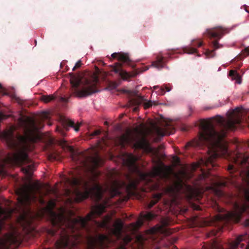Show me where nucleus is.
Listing matches in <instances>:
<instances>
[{
  "mask_svg": "<svg viewBox=\"0 0 249 249\" xmlns=\"http://www.w3.org/2000/svg\"><path fill=\"white\" fill-rule=\"evenodd\" d=\"M111 57L114 59H117L119 62H116L113 65H109L107 67V71L100 69L97 66L95 67V71L93 73V76H91V72L83 70L77 72H70L69 74L70 78H99V76H102L105 78L107 76H113L116 75L120 76V78H131L137 76L139 73L147 71L149 67L144 66L142 68L135 70L132 73L128 72L123 69V64L131 66L132 61L129 57L128 53L123 52L114 53L111 55Z\"/></svg>",
  "mask_w": 249,
  "mask_h": 249,
  "instance_id": "nucleus-3",
  "label": "nucleus"
},
{
  "mask_svg": "<svg viewBox=\"0 0 249 249\" xmlns=\"http://www.w3.org/2000/svg\"><path fill=\"white\" fill-rule=\"evenodd\" d=\"M64 182L66 195L76 202L90 196L94 197L97 200H100L103 197L102 187L95 180L90 185L89 181L72 176L71 178H65Z\"/></svg>",
  "mask_w": 249,
  "mask_h": 249,
  "instance_id": "nucleus-4",
  "label": "nucleus"
},
{
  "mask_svg": "<svg viewBox=\"0 0 249 249\" xmlns=\"http://www.w3.org/2000/svg\"><path fill=\"white\" fill-rule=\"evenodd\" d=\"M135 131L137 134L134 137H131L129 134H123L118 137L116 142L117 144L124 148L126 145L132 142L134 143V145L136 148L152 151L153 149L149 146L145 136L142 135V131L139 128H136Z\"/></svg>",
  "mask_w": 249,
  "mask_h": 249,
  "instance_id": "nucleus-7",
  "label": "nucleus"
},
{
  "mask_svg": "<svg viewBox=\"0 0 249 249\" xmlns=\"http://www.w3.org/2000/svg\"><path fill=\"white\" fill-rule=\"evenodd\" d=\"M64 63H65L64 62H62L61 63V64H60V67H61V68L62 69L63 65H64Z\"/></svg>",
  "mask_w": 249,
  "mask_h": 249,
  "instance_id": "nucleus-44",
  "label": "nucleus"
},
{
  "mask_svg": "<svg viewBox=\"0 0 249 249\" xmlns=\"http://www.w3.org/2000/svg\"><path fill=\"white\" fill-rule=\"evenodd\" d=\"M166 89L167 91H169L171 90V89L170 88H169L167 86H165Z\"/></svg>",
  "mask_w": 249,
  "mask_h": 249,
  "instance_id": "nucleus-43",
  "label": "nucleus"
},
{
  "mask_svg": "<svg viewBox=\"0 0 249 249\" xmlns=\"http://www.w3.org/2000/svg\"><path fill=\"white\" fill-rule=\"evenodd\" d=\"M55 97L53 95H42L41 97V100L45 103H48L51 101L54 100Z\"/></svg>",
  "mask_w": 249,
  "mask_h": 249,
  "instance_id": "nucleus-23",
  "label": "nucleus"
},
{
  "mask_svg": "<svg viewBox=\"0 0 249 249\" xmlns=\"http://www.w3.org/2000/svg\"><path fill=\"white\" fill-rule=\"evenodd\" d=\"M211 234L212 235H215V233L214 232V231H212Z\"/></svg>",
  "mask_w": 249,
  "mask_h": 249,
  "instance_id": "nucleus-46",
  "label": "nucleus"
},
{
  "mask_svg": "<svg viewBox=\"0 0 249 249\" xmlns=\"http://www.w3.org/2000/svg\"><path fill=\"white\" fill-rule=\"evenodd\" d=\"M193 144L191 142H188L187 145H186V146H193Z\"/></svg>",
  "mask_w": 249,
  "mask_h": 249,
  "instance_id": "nucleus-42",
  "label": "nucleus"
},
{
  "mask_svg": "<svg viewBox=\"0 0 249 249\" xmlns=\"http://www.w3.org/2000/svg\"><path fill=\"white\" fill-rule=\"evenodd\" d=\"M123 80H127L128 79H124V78H123Z\"/></svg>",
  "mask_w": 249,
  "mask_h": 249,
  "instance_id": "nucleus-52",
  "label": "nucleus"
},
{
  "mask_svg": "<svg viewBox=\"0 0 249 249\" xmlns=\"http://www.w3.org/2000/svg\"><path fill=\"white\" fill-rule=\"evenodd\" d=\"M168 243H167L166 244V246L167 247H169V245L168 244H170L172 248H175L176 247L175 246H174V244L177 241V238H176L175 237H172V238H169L168 239Z\"/></svg>",
  "mask_w": 249,
  "mask_h": 249,
  "instance_id": "nucleus-26",
  "label": "nucleus"
},
{
  "mask_svg": "<svg viewBox=\"0 0 249 249\" xmlns=\"http://www.w3.org/2000/svg\"><path fill=\"white\" fill-rule=\"evenodd\" d=\"M101 132L100 130H96L94 132H93V133L92 134V136H97V135H98L100 134Z\"/></svg>",
  "mask_w": 249,
  "mask_h": 249,
  "instance_id": "nucleus-37",
  "label": "nucleus"
},
{
  "mask_svg": "<svg viewBox=\"0 0 249 249\" xmlns=\"http://www.w3.org/2000/svg\"><path fill=\"white\" fill-rule=\"evenodd\" d=\"M123 163L132 172H136L140 175L141 178H144L146 175L142 173L137 164L138 158L131 153H125L124 155Z\"/></svg>",
  "mask_w": 249,
  "mask_h": 249,
  "instance_id": "nucleus-13",
  "label": "nucleus"
},
{
  "mask_svg": "<svg viewBox=\"0 0 249 249\" xmlns=\"http://www.w3.org/2000/svg\"><path fill=\"white\" fill-rule=\"evenodd\" d=\"M99 79H64L62 86L67 87L70 85L71 91L75 96L79 98L87 97L98 92L97 85Z\"/></svg>",
  "mask_w": 249,
  "mask_h": 249,
  "instance_id": "nucleus-5",
  "label": "nucleus"
},
{
  "mask_svg": "<svg viewBox=\"0 0 249 249\" xmlns=\"http://www.w3.org/2000/svg\"><path fill=\"white\" fill-rule=\"evenodd\" d=\"M155 215L151 212H148L146 213H142L140 218L138 219L136 223L133 224L134 229L135 230H138L143 224L144 221H150L155 217Z\"/></svg>",
  "mask_w": 249,
  "mask_h": 249,
  "instance_id": "nucleus-19",
  "label": "nucleus"
},
{
  "mask_svg": "<svg viewBox=\"0 0 249 249\" xmlns=\"http://www.w3.org/2000/svg\"><path fill=\"white\" fill-rule=\"evenodd\" d=\"M170 167L161 163L160 165L154 167L150 173L152 178H166L168 177V171Z\"/></svg>",
  "mask_w": 249,
  "mask_h": 249,
  "instance_id": "nucleus-15",
  "label": "nucleus"
},
{
  "mask_svg": "<svg viewBox=\"0 0 249 249\" xmlns=\"http://www.w3.org/2000/svg\"><path fill=\"white\" fill-rule=\"evenodd\" d=\"M154 131L158 136V137L156 138L154 140V141L157 142L160 140V137H162L166 135H170L173 133L174 128L169 123H166L164 128L155 126L154 127Z\"/></svg>",
  "mask_w": 249,
  "mask_h": 249,
  "instance_id": "nucleus-18",
  "label": "nucleus"
},
{
  "mask_svg": "<svg viewBox=\"0 0 249 249\" xmlns=\"http://www.w3.org/2000/svg\"><path fill=\"white\" fill-rule=\"evenodd\" d=\"M66 67H68L67 66ZM68 69H68V68H67V70H68Z\"/></svg>",
  "mask_w": 249,
  "mask_h": 249,
  "instance_id": "nucleus-53",
  "label": "nucleus"
},
{
  "mask_svg": "<svg viewBox=\"0 0 249 249\" xmlns=\"http://www.w3.org/2000/svg\"><path fill=\"white\" fill-rule=\"evenodd\" d=\"M38 129L35 121L31 120L30 126L25 127L24 135L18 134L15 136L11 130L1 134L8 147L14 152L8 154L3 160V163H0V176L4 175V166L6 164L21 166L31 162L27 150L29 148V142L33 140V134Z\"/></svg>",
  "mask_w": 249,
  "mask_h": 249,
  "instance_id": "nucleus-2",
  "label": "nucleus"
},
{
  "mask_svg": "<svg viewBox=\"0 0 249 249\" xmlns=\"http://www.w3.org/2000/svg\"><path fill=\"white\" fill-rule=\"evenodd\" d=\"M227 32V30L221 26L215 27L211 29H208L205 32L206 36L210 38H215L216 40L210 42V46L212 50L206 49L205 54L206 55L213 57L214 55V52L221 47L222 45L218 43V40L223 36L225 33Z\"/></svg>",
  "mask_w": 249,
  "mask_h": 249,
  "instance_id": "nucleus-9",
  "label": "nucleus"
},
{
  "mask_svg": "<svg viewBox=\"0 0 249 249\" xmlns=\"http://www.w3.org/2000/svg\"><path fill=\"white\" fill-rule=\"evenodd\" d=\"M151 106H152V102H151V101H148V102H146V103H145L144 104V107L145 109L148 108L150 107Z\"/></svg>",
  "mask_w": 249,
  "mask_h": 249,
  "instance_id": "nucleus-32",
  "label": "nucleus"
},
{
  "mask_svg": "<svg viewBox=\"0 0 249 249\" xmlns=\"http://www.w3.org/2000/svg\"><path fill=\"white\" fill-rule=\"evenodd\" d=\"M11 213H7L6 210L3 209L1 207H0V217L2 216L3 215H6L5 217L8 216Z\"/></svg>",
  "mask_w": 249,
  "mask_h": 249,
  "instance_id": "nucleus-29",
  "label": "nucleus"
},
{
  "mask_svg": "<svg viewBox=\"0 0 249 249\" xmlns=\"http://www.w3.org/2000/svg\"><path fill=\"white\" fill-rule=\"evenodd\" d=\"M208 178V174L206 173L203 172L202 173V175L200 177L199 179L200 180L205 179Z\"/></svg>",
  "mask_w": 249,
  "mask_h": 249,
  "instance_id": "nucleus-31",
  "label": "nucleus"
},
{
  "mask_svg": "<svg viewBox=\"0 0 249 249\" xmlns=\"http://www.w3.org/2000/svg\"><path fill=\"white\" fill-rule=\"evenodd\" d=\"M164 90L163 89H162V91H161V94H164Z\"/></svg>",
  "mask_w": 249,
  "mask_h": 249,
  "instance_id": "nucleus-47",
  "label": "nucleus"
},
{
  "mask_svg": "<svg viewBox=\"0 0 249 249\" xmlns=\"http://www.w3.org/2000/svg\"><path fill=\"white\" fill-rule=\"evenodd\" d=\"M59 144L64 150L70 153L71 160L77 165V167L84 170L94 169L102 163V159L97 154L95 156H88L84 153H77L72 146L69 145L65 140H61Z\"/></svg>",
  "mask_w": 249,
  "mask_h": 249,
  "instance_id": "nucleus-6",
  "label": "nucleus"
},
{
  "mask_svg": "<svg viewBox=\"0 0 249 249\" xmlns=\"http://www.w3.org/2000/svg\"><path fill=\"white\" fill-rule=\"evenodd\" d=\"M60 123L61 126H57L56 131L59 132L62 136L66 135V132L69 130V127H71L74 128L75 131L79 130L80 124L75 125L74 122L70 119H68L63 116L60 117Z\"/></svg>",
  "mask_w": 249,
  "mask_h": 249,
  "instance_id": "nucleus-14",
  "label": "nucleus"
},
{
  "mask_svg": "<svg viewBox=\"0 0 249 249\" xmlns=\"http://www.w3.org/2000/svg\"><path fill=\"white\" fill-rule=\"evenodd\" d=\"M138 109V108L137 107H135L134 108V111H137Z\"/></svg>",
  "mask_w": 249,
  "mask_h": 249,
  "instance_id": "nucleus-45",
  "label": "nucleus"
},
{
  "mask_svg": "<svg viewBox=\"0 0 249 249\" xmlns=\"http://www.w3.org/2000/svg\"><path fill=\"white\" fill-rule=\"evenodd\" d=\"M69 98H70V97H61L60 98V100L61 102L66 103V102H68Z\"/></svg>",
  "mask_w": 249,
  "mask_h": 249,
  "instance_id": "nucleus-35",
  "label": "nucleus"
},
{
  "mask_svg": "<svg viewBox=\"0 0 249 249\" xmlns=\"http://www.w3.org/2000/svg\"><path fill=\"white\" fill-rule=\"evenodd\" d=\"M184 187L188 188L189 186H187L183 180L181 178H178L172 184L169 185L166 188V192L171 196L175 197L181 192Z\"/></svg>",
  "mask_w": 249,
  "mask_h": 249,
  "instance_id": "nucleus-16",
  "label": "nucleus"
},
{
  "mask_svg": "<svg viewBox=\"0 0 249 249\" xmlns=\"http://www.w3.org/2000/svg\"><path fill=\"white\" fill-rule=\"evenodd\" d=\"M236 80L235 84H241L242 82V79H235Z\"/></svg>",
  "mask_w": 249,
  "mask_h": 249,
  "instance_id": "nucleus-38",
  "label": "nucleus"
},
{
  "mask_svg": "<svg viewBox=\"0 0 249 249\" xmlns=\"http://www.w3.org/2000/svg\"><path fill=\"white\" fill-rule=\"evenodd\" d=\"M183 52L188 54H193L197 53V51L196 49L191 47H186L183 48Z\"/></svg>",
  "mask_w": 249,
  "mask_h": 249,
  "instance_id": "nucleus-24",
  "label": "nucleus"
},
{
  "mask_svg": "<svg viewBox=\"0 0 249 249\" xmlns=\"http://www.w3.org/2000/svg\"><path fill=\"white\" fill-rule=\"evenodd\" d=\"M0 94H5V89H4V88H3L0 84Z\"/></svg>",
  "mask_w": 249,
  "mask_h": 249,
  "instance_id": "nucleus-36",
  "label": "nucleus"
},
{
  "mask_svg": "<svg viewBox=\"0 0 249 249\" xmlns=\"http://www.w3.org/2000/svg\"><path fill=\"white\" fill-rule=\"evenodd\" d=\"M160 195H155L154 199L151 200L149 203L148 204L147 208L148 209H151L154 205H155L158 202V201L160 199Z\"/></svg>",
  "mask_w": 249,
  "mask_h": 249,
  "instance_id": "nucleus-21",
  "label": "nucleus"
},
{
  "mask_svg": "<svg viewBox=\"0 0 249 249\" xmlns=\"http://www.w3.org/2000/svg\"><path fill=\"white\" fill-rule=\"evenodd\" d=\"M228 76L231 77V78H241L240 75L237 71L233 70H231L229 71Z\"/></svg>",
  "mask_w": 249,
  "mask_h": 249,
  "instance_id": "nucleus-25",
  "label": "nucleus"
},
{
  "mask_svg": "<svg viewBox=\"0 0 249 249\" xmlns=\"http://www.w3.org/2000/svg\"><path fill=\"white\" fill-rule=\"evenodd\" d=\"M188 108H189V111L192 113L193 112V110H194V109L193 108V107L192 106H189L188 107ZM191 113H190L189 116H191Z\"/></svg>",
  "mask_w": 249,
  "mask_h": 249,
  "instance_id": "nucleus-41",
  "label": "nucleus"
},
{
  "mask_svg": "<svg viewBox=\"0 0 249 249\" xmlns=\"http://www.w3.org/2000/svg\"><path fill=\"white\" fill-rule=\"evenodd\" d=\"M83 65L81 60H78L75 64V66L73 67L72 71H75L76 70L79 69Z\"/></svg>",
  "mask_w": 249,
  "mask_h": 249,
  "instance_id": "nucleus-27",
  "label": "nucleus"
},
{
  "mask_svg": "<svg viewBox=\"0 0 249 249\" xmlns=\"http://www.w3.org/2000/svg\"><path fill=\"white\" fill-rule=\"evenodd\" d=\"M123 114H122V115H121V117H123Z\"/></svg>",
  "mask_w": 249,
  "mask_h": 249,
  "instance_id": "nucleus-50",
  "label": "nucleus"
},
{
  "mask_svg": "<svg viewBox=\"0 0 249 249\" xmlns=\"http://www.w3.org/2000/svg\"><path fill=\"white\" fill-rule=\"evenodd\" d=\"M106 64L105 63H103V65L105 66Z\"/></svg>",
  "mask_w": 249,
  "mask_h": 249,
  "instance_id": "nucleus-51",
  "label": "nucleus"
},
{
  "mask_svg": "<svg viewBox=\"0 0 249 249\" xmlns=\"http://www.w3.org/2000/svg\"><path fill=\"white\" fill-rule=\"evenodd\" d=\"M245 226L249 227V218L247 219L245 221Z\"/></svg>",
  "mask_w": 249,
  "mask_h": 249,
  "instance_id": "nucleus-40",
  "label": "nucleus"
},
{
  "mask_svg": "<svg viewBox=\"0 0 249 249\" xmlns=\"http://www.w3.org/2000/svg\"><path fill=\"white\" fill-rule=\"evenodd\" d=\"M52 157H53V156H52V155H50V156H49V158L51 159V158H52Z\"/></svg>",
  "mask_w": 249,
  "mask_h": 249,
  "instance_id": "nucleus-48",
  "label": "nucleus"
},
{
  "mask_svg": "<svg viewBox=\"0 0 249 249\" xmlns=\"http://www.w3.org/2000/svg\"><path fill=\"white\" fill-rule=\"evenodd\" d=\"M110 219L111 218L109 216H106L102 222L98 224L99 226L102 228L109 229L111 233L117 238H121L122 236V231L124 227L123 221L121 219H118L113 224V228H110L108 224Z\"/></svg>",
  "mask_w": 249,
  "mask_h": 249,
  "instance_id": "nucleus-12",
  "label": "nucleus"
},
{
  "mask_svg": "<svg viewBox=\"0 0 249 249\" xmlns=\"http://www.w3.org/2000/svg\"><path fill=\"white\" fill-rule=\"evenodd\" d=\"M131 238L128 235L125 236L124 239V242H125L126 244H127L129 242H130L131 241Z\"/></svg>",
  "mask_w": 249,
  "mask_h": 249,
  "instance_id": "nucleus-33",
  "label": "nucleus"
},
{
  "mask_svg": "<svg viewBox=\"0 0 249 249\" xmlns=\"http://www.w3.org/2000/svg\"><path fill=\"white\" fill-rule=\"evenodd\" d=\"M120 84L119 82H113V81H108L107 83V89L108 90H113L115 89Z\"/></svg>",
  "mask_w": 249,
  "mask_h": 249,
  "instance_id": "nucleus-22",
  "label": "nucleus"
},
{
  "mask_svg": "<svg viewBox=\"0 0 249 249\" xmlns=\"http://www.w3.org/2000/svg\"><path fill=\"white\" fill-rule=\"evenodd\" d=\"M102 237H103V238H106V236L105 235H103Z\"/></svg>",
  "mask_w": 249,
  "mask_h": 249,
  "instance_id": "nucleus-49",
  "label": "nucleus"
},
{
  "mask_svg": "<svg viewBox=\"0 0 249 249\" xmlns=\"http://www.w3.org/2000/svg\"><path fill=\"white\" fill-rule=\"evenodd\" d=\"M242 107L233 109L225 119L219 115L213 117V123L205 121L201 125V131L199 133L196 144L206 145L208 147L209 156L205 160H202L206 166H214V160L223 157L231 160L227 170L230 176L227 178L217 177L213 183L218 187H228L232 185L242 195L246 203L240 205L235 203L234 211L222 215H218L216 220L227 222L233 221L238 222L244 213L249 209V154L236 152L231 156L228 149V143L225 140L229 130H235L241 125L243 113Z\"/></svg>",
  "mask_w": 249,
  "mask_h": 249,
  "instance_id": "nucleus-1",
  "label": "nucleus"
},
{
  "mask_svg": "<svg viewBox=\"0 0 249 249\" xmlns=\"http://www.w3.org/2000/svg\"><path fill=\"white\" fill-rule=\"evenodd\" d=\"M160 234H169L168 229L164 225H157L146 231L143 233L138 234L137 236V240L140 245L143 246L146 242H156L157 237Z\"/></svg>",
  "mask_w": 249,
  "mask_h": 249,
  "instance_id": "nucleus-10",
  "label": "nucleus"
},
{
  "mask_svg": "<svg viewBox=\"0 0 249 249\" xmlns=\"http://www.w3.org/2000/svg\"><path fill=\"white\" fill-rule=\"evenodd\" d=\"M41 186L38 183L29 187L28 190L21 193L18 198V204L20 206H24L30 203L32 198H36V195L39 194Z\"/></svg>",
  "mask_w": 249,
  "mask_h": 249,
  "instance_id": "nucleus-11",
  "label": "nucleus"
},
{
  "mask_svg": "<svg viewBox=\"0 0 249 249\" xmlns=\"http://www.w3.org/2000/svg\"><path fill=\"white\" fill-rule=\"evenodd\" d=\"M127 178L128 181V183L124 181H122L121 183H119L118 185L120 187L124 188L128 195H134L135 192L137 190L139 181L137 179H133L129 176H127Z\"/></svg>",
  "mask_w": 249,
  "mask_h": 249,
  "instance_id": "nucleus-17",
  "label": "nucleus"
},
{
  "mask_svg": "<svg viewBox=\"0 0 249 249\" xmlns=\"http://www.w3.org/2000/svg\"><path fill=\"white\" fill-rule=\"evenodd\" d=\"M203 45V42L202 41L193 40V46L200 47Z\"/></svg>",
  "mask_w": 249,
  "mask_h": 249,
  "instance_id": "nucleus-28",
  "label": "nucleus"
},
{
  "mask_svg": "<svg viewBox=\"0 0 249 249\" xmlns=\"http://www.w3.org/2000/svg\"><path fill=\"white\" fill-rule=\"evenodd\" d=\"M244 53L246 55H249V48H246L244 50Z\"/></svg>",
  "mask_w": 249,
  "mask_h": 249,
  "instance_id": "nucleus-39",
  "label": "nucleus"
},
{
  "mask_svg": "<svg viewBox=\"0 0 249 249\" xmlns=\"http://www.w3.org/2000/svg\"><path fill=\"white\" fill-rule=\"evenodd\" d=\"M131 104L132 105H139L141 103V102L139 100H132L130 101Z\"/></svg>",
  "mask_w": 249,
  "mask_h": 249,
  "instance_id": "nucleus-34",
  "label": "nucleus"
},
{
  "mask_svg": "<svg viewBox=\"0 0 249 249\" xmlns=\"http://www.w3.org/2000/svg\"><path fill=\"white\" fill-rule=\"evenodd\" d=\"M165 65V57L162 56H158L156 60L152 62L151 66L160 69L164 67Z\"/></svg>",
  "mask_w": 249,
  "mask_h": 249,
  "instance_id": "nucleus-20",
  "label": "nucleus"
},
{
  "mask_svg": "<svg viewBox=\"0 0 249 249\" xmlns=\"http://www.w3.org/2000/svg\"><path fill=\"white\" fill-rule=\"evenodd\" d=\"M33 165H30L28 166V168H23L22 170L27 174H29L30 171L31 170Z\"/></svg>",
  "mask_w": 249,
  "mask_h": 249,
  "instance_id": "nucleus-30",
  "label": "nucleus"
},
{
  "mask_svg": "<svg viewBox=\"0 0 249 249\" xmlns=\"http://www.w3.org/2000/svg\"><path fill=\"white\" fill-rule=\"evenodd\" d=\"M248 238L249 235L247 234L241 235L237 237L235 241L229 242L224 246L214 240L210 243L205 244L202 249H249V241L246 246L241 243Z\"/></svg>",
  "mask_w": 249,
  "mask_h": 249,
  "instance_id": "nucleus-8",
  "label": "nucleus"
}]
</instances>
